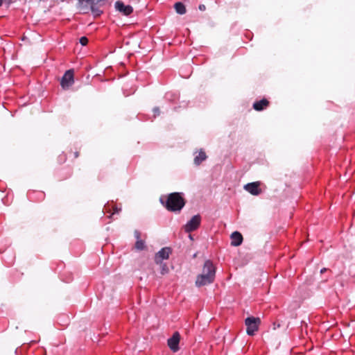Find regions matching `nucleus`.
I'll return each instance as SVG.
<instances>
[{"mask_svg":"<svg viewBox=\"0 0 355 355\" xmlns=\"http://www.w3.org/2000/svg\"><path fill=\"white\" fill-rule=\"evenodd\" d=\"M71 175H72V171L70 169V170L69 171V172H68L67 175H65V176L61 177V178H60V180H65V179H67V178H69V177H71Z\"/></svg>","mask_w":355,"mask_h":355,"instance_id":"412c9836","label":"nucleus"},{"mask_svg":"<svg viewBox=\"0 0 355 355\" xmlns=\"http://www.w3.org/2000/svg\"><path fill=\"white\" fill-rule=\"evenodd\" d=\"M261 320L259 318L248 317L245 320V324L246 326V331L249 336L254 335L259 329Z\"/></svg>","mask_w":355,"mask_h":355,"instance_id":"7ed1b4c3","label":"nucleus"},{"mask_svg":"<svg viewBox=\"0 0 355 355\" xmlns=\"http://www.w3.org/2000/svg\"><path fill=\"white\" fill-rule=\"evenodd\" d=\"M180 340V335L179 332L175 331L173 336L168 339L167 344L168 347L173 352H176L179 350V343Z\"/></svg>","mask_w":355,"mask_h":355,"instance_id":"0eeeda50","label":"nucleus"},{"mask_svg":"<svg viewBox=\"0 0 355 355\" xmlns=\"http://www.w3.org/2000/svg\"><path fill=\"white\" fill-rule=\"evenodd\" d=\"M200 10H204L205 9V6L204 5H200L199 6Z\"/></svg>","mask_w":355,"mask_h":355,"instance_id":"b1692460","label":"nucleus"},{"mask_svg":"<svg viewBox=\"0 0 355 355\" xmlns=\"http://www.w3.org/2000/svg\"><path fill=\"white\" fill-rule=\"evenodd\" d=\"M74 83V72L73 69L67 70L61 78L60 85L64 89H68Z\"/></svg>","mask_w":355,"mask_h":355,"instance_id":"20e7f679","label":"nucleus"},{"mask_svg":"<svg viewBox=\"0 0 355 355\" xmlns=\"http://www.w3.org/2000/svg\"><path fill=\"white\" fill-rule=\"evenodd\" d=\"M207 159L206 153L204 150H200L198 155H196L194 158V163L196 165H200L203 161H205Z\"/></svg>","mask_w":355,"mask_h":355,"instance_id":"4468645a","label":"nucleus"},{"mask_svg":"<svg viewBox=\"0 0 355 355\" xmlns=\"http://www.w3.org/2000/svg\"><path fill=\"white\" fill-rule=\"evenodd\" d=\"M259 186L260 183L259 182H254L247 184L245 185L244 188L250 193L254 196H257L261 192V189L259 188Z\"/></svg>","mask_w":355,"mask_h":355,"instance_id":"9d476101","label":"nucleus"},{"mask_svg":"<svg viewBox=\"0 0 355 355\" xmlns=\"http://www.w3.org/2000/svg\"><path fill=\"white\" fill-rule=\"evenodd\" d=\"M27 196L30 200L37 202L43 201L46 195L42 191L29 190Z\"/></svg>","mask_w":355,"mask_h":355,"instance_id":"6e6552de","label":"nucleus"},{"mask_svg":"<svg viewBox=\"0 0 355 355\" xmlns=\"http://www.w3.org/2000/svg\"><path fill=\"white\" fill-rule=\"evenodd\" d=\"M135 91H136L135 88H131L130 91L129 92H128V93H126L125 91L124 90V94L125 96H129V95H130L132 94H134Z\"/></svg>","mask_w":355,"mask_h":355,"instance_id":"4be33fe9","label":"nucleus"},{"mask_svg":"<svg viewBox=\"0 0 355 355\" xmlns=\"http://www.w3.org/2000/svg\"><path fill=\"white\" fill-rule=\"evenodd\" d=\"M231 245L233 246H239L243 242V236L239 232H234L231 234Z\"/></svg>","mask_w":355,"mask_h":355,"instance_id":"f8f14e48","label":"nucleus"},{"mask_svg":"<svg viewBox=\"0 0 355 355\" xmlns=\"http://www.w3.org/2000/svg\"><path fill=\"white\" fill-rule=\"evenodd\" d=\"M201 217L200 215L193 216L184 226L185 232H191L198 228L200 225Z\"/></svg>","mask_w":355,"mask_h":355,"instance_id":"423d86ee","label":"nucleus"},{"mask_svg":"<svg viewBox=\"0 0 355 355\" xmlns=\"http://www.w3.org/2000/svg\"><path fill=\"white\" fill-rule=\"evenodd\" d=\"M174 8L175 11L180 15H183L186 13L187 10L185 6L182 2L175 3L174 5Z\"/></svg>","mask_w":355,"mask_h":355,"instance_id":"dca6fc26","label":"nucleus"},{"mask_svg":"<svg viewBox=\"0 0 355 355\" xmlns=\"http://www.w3.org/2000/svg\"><path fill=\"white\" fill-rule=\"evenodd\" d=\"M162 205L169 211L180 212L185 205V200L182 193L174 192L160 198Z\"/></svg>","mask_w":355,"mask_h":355,"instance_id":"f257e3e1","label":"nucleus"},{"mask_svg":"<svg viewBox=\"0 0 355 355\" xmlns=\"http://www.w3.org/2000/svg\"><path fill=\"white\" fill-rule=\"evenodd\" d=\"M158 112H159V108H158V107H155V108L154 109V112H155V113H157Z\"/></svg>","mask_w":355,"mask_h":355,"instance_id":"393cba45","label":"nucleus"},{"mask_svg":"<svg viewBox=\"0 0 355 355\" xmlns=\"http://www.w3.org/2000/svg\"><path fill=\"white\" fill-rule=\"evenodd\" d=\"M120 211H121L120 208H118L116 206L113 205H107V206L105 207V213L110 212V215L109 216V217H111L112 216L114 215L115 214H119Z\"/></svg>","mask_w":355,"mask_h":355,"instance_id":"2eb2a0df","label":"nucleus"},{"mask_svg":"<svg viewBox=\"0 0 355 355\" xmlns=\"http://www.w3.org/2000/svg\"><path fill=\"white\" fill-rule=\"evenodd\" d=\"M135 235L137 238V241L135 242V248L139 250H143L145 249V242L144 241L140 239V232L138 231L135 232Z\"/></svg>","mask_w":355,"mask_h":355,"instance_id":"ddd939ff","label":"nucleus"},{"mask_svg":"<svg viewBox=\"0 0 355 355\" xmlns=\"http://www.w3.org/2000/svg\"><path fill=\"white\" fill-rule=\"evenodd\" d=\"M161 265V274L165 275L168 272V268L166 263H162Z\"/></svg>","mask_w":355,"mask_h":355,"instance_id":"f3484780","label":"nucleus"},{"mask_svg":"<svg viewBox=\"0 0 355 355\" xmlns=\"http://www.w3.org/2000/svg\"><path fill=\"white\" fill-rule=\"evenodd\" d=\"M215 277L216 267L211 260H207L204 263L202 273L196 277V286L201 287L212 284L215 280Z\"/></svg>","mask_w":355,"mask_h":355,"instance_id":"f03ea898","label":"nucleus"},{"mask_svg":"<svg viewBox=\"0 0 355 355\" xmlns=\"http://www.w3.org/2000/svg\"><path fill=\"white\" fill-rule=\"evenodd\" d=\"M73 153V158H78L79 157V151L76 149L75 151L72 152Z\"/></svg>","mask_w":355,"mask_h":355,"instance_id":"5701e85b","label":"nucleus"},{"mask_svg":"<svg viewBox=\"0 0 355 355\" xmlns=\"http://www.w3.org/2000/svg\"><path fill=\"white\" fill-rule=\"evenodd\" d=\"M326 270H327L326 268H322V269H321L320 272L323 273L326 271Z\"/></svg>","mask_w":355,"mask_h":355,"instance_id":"a878e982","label":"nucleus"},{"mask_svg":"<svg viewBox=\"0 0 355 355\" xmlns=\"http://www.w3.org/2000/svg\"><path fill=\"white\" fill-rule=\"evenodd\" d=\"M172 254V249L170 247H164L155 254V262L156 264H162L164 260L168 259Z\"/></svg>","mask_w":355,"mask_h":355,"instance_id":"39448f33","label":"nucleus"},{"mask_svg":"<svg viewBox=\"0 0 355 355\" xmlns=\"http://www.w3.org/2000/svg\"><path fill=\"white\" fill-rule=\"evenodd\" d=\"M116 9L125 16H129L133 12V8L130 5H125L123 1H118L115 3Z\"/></svg>","mask_w":355,"mask_h":355,"instance_id":"1a4fd4ad","label":"nucleus"},{"mask_svg":"<svg viewBox=\"0 0 355 355\" xmlns=\"http://www.w3.org/2000/svg\"><path fill=\"white\" fill-rule=\"evenodd\" d=\"M80 4H83L84 3H86L88 5H92L94 3V0H78Z\"/></svg>","mask_w":355,"mask_h":355,"instance_id":"aec40b11","label":"nucleus"},{"mask_svg":"<svg viewBox=\"0 0 355 355\" xmlns=\"http://www.w3.org/2000/svg\"><path fill=\"white\" fill-rule=\"evenodd\" d=\"M3 0H0V7L3 5Z\"/></svg>","mask_w":355,"mask_h":355,"instance_id":"bb28decb","label":"nucleus"},{"mask_svg":"<svg viewBox=\"0 0 355 355\" xmlns=\"http://www.w3.org/2000/svg\"><path fill=\"white\" fill-rule=\"evenodd\" d=\"M80 43L83 46H85V45H87V43H88V39H87V37H85V36H83V37H80Z\"/></svg>","mask_w":355,"mask_h":355,"instance_id":"6ab92c4d","label":"nucleus"},{"mask_svg":"<svg viewBox=\"0 0 355 355\" xmlns=\"http://www.w3.org/2000/svg\"><path fill=\"white\" fill-rule=\"evenodd\" d=\"M58 160L60 164L64 163L67 160V155L64 153L60 155L58 157Z\"/></svg>","mask_w":355,"mask_h":355,"instance_id":"a211bd4d","label":"nucleus"},{"mask_svg":"<svg viewBox=\"0 0 355 355\" xmlns=\"http://www.w3.org/2000/svg\"><path fill=\"white\" fill-rule=\"evenodd\" d=\"M270 103L266 98H262L261 100L257 101L253 103V108L257 111H262L266 109Z\"/></svg>","mask_w":355,"mask_h":355,"instance_id":"9b49d317","label":"nucleus"}]
</instances>
